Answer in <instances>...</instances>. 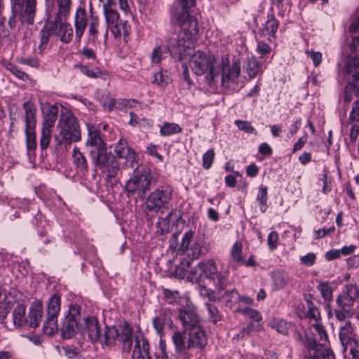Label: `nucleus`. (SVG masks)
Instances as JSON below:
<instances>
[{
	"label": "nucleus",
	"instance_id": "obj_8",
	"mask_svg": "<svg viewBox=\"0 0 359 359\" xmlns=\"http://www.w3.org/2000/svg\"><path fill=\"white\" fill-rule=\"evenodd\" d=\"M61 299L60 297L57 294H53L48 302L47 306V318L43 325V332L51 336L58 330L57 316L60 311Z\"/></svg>",
	"mask_w": 359,
	"mask_h": 359
},
{
	"label": "nucleus",
	"instance_id": "obj_39",
	"mask_svg": "<svg viewBox=\"0 0 359 359\" xmlns=\"http://www.w3.org/2000/svg\"><path fill=\"white\" fill-rule=\"evenodd\" d=\"M118 332L119 330L115 327H107L104 333V343L107 346L115 344L118 337Z\"/></svg>",
	"mask_w": 359,
	"mask_h": 359
},
{
	"label": "nucleus",
	"instance_id": "obj_45",
	"mask_svg": "<svg viewBox=\"0 0 359 359\" xmlns=\"http://www.w3.org/2000/svg\"><path fill=\"white\" fill-rule=\"evenodd\" d=\"M68 15H64L63 14L60 13V11L57 10V13L53 20V22L49 23L48 27L50 29L57 32V28L60 27L62 24L67 23L66 22L67 18Z\"/></svg>",
	"mask_w": 359,
	"mask_h": 359
},
{
	"label": "nucleus",
	"instance_id": "obj_34",
	"mask_svg": "<svg viewBox=\"0 0 359 359\" xmlns=\"http://www.w3.org/2000/svg\"><path fill=\"white\" fill-rule=\"evenodd\" d=\"M137 155L136 152L130 146L118 157V158L125 159V163L123 165V168H133L135 165V163L137 162Z\"/></svg>",
	"mask_w": 359,
	"mask_h": 359
},
{
	"label": "nucleus",
	"instance_id": "obj_4",
	"mask_svg": "<svg viewBox=\"0 0 359 359\" xmlns=\"http://www.w3.org/2000/svg\"><path fill=\"white\" fill-rule=\"evenodd\" d=\"M57 126L60 128V132L58 135H55V140L57 141L59 145L62 144L70 145L73 142L81 140V135L79 123L71 114L61 116Z\"/></svg>",
	"mask_w": 359,
	"mask_h": 359
},
{
	"label": "nucleus",
	"instance_id": "obj_31",
	"mask_svg": "<svg viewBox=\"0 0 359 359\" xmlns=\"http://www.w3.org/2000/svg\"><path fill=\"white\" fill-rule=\"evenodd\" d=\"M172 322L166 311H162L153 318V325L157 333L161 335L166 325H172Z\"/></svg>",
	"mask_w": 359,
	"mask_h": 359
},
{
	"label": "nucleus",
	"instance_id": "obj_19",
	"mask_svg": "<svg viewBox=\"0 0 359 359\" xmlns=\"http://www.w3.org/2000/svg\"><path fill=\"white\" fill-rule=\"evenodd\" d=\"M88 24L87 12L84 7L79 6L77 8L74 16V27L76 32V38L80 41L83 36Z\"/></svg>",
	"mask_w": 359,
	"mask_h": 359
},
{
	"label": "nucleus",
	"instance_id": "obj_18",
	"mask_svg": "<svg viewBox=\"0 0 359 359\" xmlns=\"http://www.w3.org/2000/svg\"><path fill=\"white\" fill-rule=\"evenodd\" d=\"M279 27V22L273 14L268 15L267 20L259 29V37H266L269 41L276 39V33Z\"/></svg>",
	"mask_w": 359,
	"mask_h": 359
},
{
	"label": "nucleus",
	"instance_id": "obj_23",
	"mask_svg": "<svg viewBox=\"0 0 359 359\" xmlns=\"http://www.w3.org/2000/svg\"><path fill=\"white\" fill-rule=\"evenodd\" d=\"M133 329L127 323L120 327L118 332V341L122 344L123 351L130 352L133 344Z\"/></svg>",
	"mask_w": 359,
	"mask_h": 359
},
{
	"label": "nucleus",
	"instance_id": "obj_22",
	"mask_svg": "<svg viewBox=\"0 0 359 359\" xmlns=\"http://www.w3.org/2000/svg\"><path fill=\"white\" fill-rule=\"evenodd\" d=\"M344 352L349 351L351 359H359V337L356 334L340 339Z\"/></svg>",
	"mask_w": 359,
	"mask_h": 359
},
{
	"label": "nucleus",
	"instance_id": "obj_58",
	"mask_svg": "<svg viewBox=\"0 0 359 359\" xmlns=\"http://www.w3.org/2000/svg\"><path fill=\"white\" fill-rule=\"evenodd\" d=\"M354 334L355 333L350 321L346 322L344 326L340 327L339 334L340 339L346 337L353 336Z\"/></svg>",
	"mask_w": 359,
	"mask_h": 359
},
{
	"label": "nucleus",
	"instance_id": "obj_12",
	"mask_svg": "<svg viewBox=\"0 0 359 359\" xmlns=\"http://www.w3.org/2000/svg\"><path fill=\"white\" fill-rule=\"evenodd\" d=\"M308 353L305 355L306 359H335L333 351L321 345H317L315 339H306Z\"/></svg>",
	"mask_w": 359,
	"mask_h": 359
},
{
	"label": "nucleus",
	"instance_id": "obj_43",
	"mask_svg": "<svg viewBox=\"0 0 359 359\" xmlns=\"http://www.w3.org/2000/svg\"><path fill=\"white\" fill-rule=\"evenodd\" d=\"M163 294L170 304H179L181 299L180 292L177 290H172L167 288L163 289Z\"/></svg>",
	"mask_w": 359,
	"mask_h": 359
},
{
	"label": "nucleus",
	"instance_id": "obj_62",
	"mask_svg": "<svg viewBox=\"0 0 359 359\" xmlns=\"http://www.w3.org/2000/svg\"><path fill=\"white\" fill-rule=\"evenodd\" d=\"M215 157V152L213 149L208 150L203 155V165L204 168L208 169L211 167Z\"/></svg>",
	"mask_w": 359,
	"mask_h": 359
},
{
	"label": "nucleus",
	"instance_id": "obj_46",
	"mask_svg": "<svg viewBox=\"0 0 359 359\" xmlns=\"http://www.w3.org/2000/svg\"><path fill=\"white\" fill-rule=\"evenodd\" d=\"M26 143L28 150H34L36 147L34 129L25 128Z\"/></svg>",
	"mask_w": 359,
	"mask_h": 359
},
{
	"label": "nucleus",
	"instance_id": "obj_36",
	"mask_svg": "<svg viewBox=\"0 0 359 359\" xmlns=\"http://www.w3.org/2000/svg\"><path fill=\"white\" fill-rule=\"evenodd\" d=\"M182 130L180 125L175 123H165L160 129V134L162 136H170L173 134L180 133Z\"/></svg>",
	"mask_w": 359,
	"mask_h": 359
},
{
	"label": "nucleus",
	"instance_id": "obj_11",
	"mask_svg": "<svg viewBox=\"0 0 359 359\" xmlns=\"http://www.w3.org/2000/svg\"><path fill=\"white\" fill-rule=\"evenodd\" d=\"M177 317L184 332L201 325L196 307L191 302H187L186 306L179 309Z\"/></svg>",
	"mask_w": 359,
	"mask_h": 359
},
{
	"label": "nucleus",
	"instance_id": "obj_57",
	"mask_svg": "<svg viewBox=\"0 0 359 359\" xmlns=\"http://www.w3.org/2000/svg\"><path fill=\"white\" fill-rule=\"evenodd\" d=\"M198 292L201 297H206L209 301L215 302L217 299L215 292L205 286L199 285Z\"/></svg>",
	"mask_w": 359,
	"mask_h": 359
},
{
	"label": "nucleus",
	"instance_id": "obj_24",
	"mask_svg": "<svg viewBox=\"0 0 359 359\" xmlns=\"http://www.w3.org/2000/svg\"><path fill=\"white\" fill-rule=\"evenodd\" d=\"M43 317V306L39 302H34L29 311L28 325L30 327L36 328L39 326Z\"/></svg>",
	"mask_w": 359,
	"mask_h": 359
},
{
	"label": "nucleus",
	"instance_id": "obj_2",
	"mask_svg": "<svg viewBox=\"0 0 359 359\" xmlns=\"http://www.w3.org/2000/svg\"><path fill=\"white\" fill-rule=\"evenodd\" d=\"M189 67L192 72L198 76L204 74L208 70V73L205 76V82L213 88L219 78V73L214 66L215 57L210 53L197 51L189 55Z\"/></svg>",
	"mask_w": 359,
	"mask_h": 359
},
{
	"label": "nucleus",
	"instance_id": "obj_15",
	"mask_svg": "<svg viewBox=\"0 0 359 359\" xmlns=\"http://www.w3.org/2000/svg\"><path fill=\"white\" fill-rule=\"evenodd\" d=\"M194 39L195 37L182 31L177 34V47L181 60H185L187 56L191 55L194 45Z\"/></svg>",
	"mask_w": 359,
	"mask_h": 359
},
{
	"label": "nucleus",
	"instance_id": "obj_61",
	"mask_svg": "<svg viewBox=\"0 0 359 359\" xmlns=\"http://www.w3.org/2000/svg\"><path fill=\"white\" fill-rule=\"evenodd\" d=\"M12 308V304L10 302L4 299L0 302V318L1 319V323H3V320L6 318L8 313Z\"/></svg>",
	"mask_w": 359,
	"mask_h": 359
},
{
	"label": "nucleus",
	"instance_id": "obj_52",
	"mask_svg": "<svg viewBox=\"0 0 359 359\" xmlns=\"http://www.w3.org/2000/svg\"><path fill=\"white\" fill-rule=\"evenodd\" d=\"M56 3L60 13L64 15H69L72 4V0H56Z\"/></svg>",
	"mask_w": 359,
	"mask_h": 359
},
{
	"label": "nucleus",
	"instance_id": "obj_9",
	"mask_svg": "<svg viewBox=\"0 0 359 359\" xmlns=\"http://www.w3.org/2000/svg\"><path fill=\"white\" fill-rule=\"evenodd\" d=\"M80 317V306L77 304L71 305L60 328L62 338L71 339L76 334Z\"/></svg>",
	"mask_w": 359,
	"mask_h": 359
},
{
	"label": "nucleus",
	"instance_id": "obj_48",
	"mask_svg": "<svg viewBox=\"0 0 359 359\" xmlns=\"http://www.w3.org/2000/svg\"><path fill=\"white\" fill-rule=\"evenodd\" d=\"M193 238H194V231H188L184 234L182 243L178 248V252L180 253L183 254L186 252V250H188V248H189Z\"/></svg>",
	"mask_w": 359,
	"mask_h": 359
},
{
	"label": "nucleus",
	"instance_id": "obj_41",
	"mask_svg": "<svg viewBox=\"0 0 359 359\" xmlns=\"http://www.w3.org/2000/svg\"><path fill=\"white\" fill-rule=\"evenodd\" d=\"M99 100L101 105L106 109L108 111H111L117 104V101L111 97L107 93H102L99 97Z\"/></svg>",
	"mask_w": 359,
	"mask_h": 359
},
{
	"label": "nucleus",
	"instance_id": "obj_40",
	"mask_svg": "<svg viewBox=\"0 0 359 359\" xmlns=\"http://www.w3.org/2000/svg\"><path fill=\"white\" fill-rule=\"evenodd\" d=\"M267 191L268 188L266 186H260L259 188V192L257 195L256 200L259 203V209L261 212H264L266 210V203H267Z\"/></svg>",
	"mask_w": 359,
	"mask_h": 359
},
{
	"label": "nucleus",
	"instance_id": "obj_35",
	"mask_svg": "<svg viewBox=\"0 0 359 359\" xmlns=\"http://www.w3.org/2000/svg\"><path fill=\"white\" fill-rule=\"evenodd\" d=\"M72 157L74 159V163L76 164L78 169L81 171L88 170L87 161L77 147H74L73 149Z\"/></svg>",
	"mask_w": 359,
	"mask_h": 359
},
{
	"label": "nucleus",
	"instance_id": "obj_60",
	"mask_svg": "<svg viewBox=\"0 0 359 359\" xmlns=\"http://www.w3.org/2000/svg\"><path fill=\"white\" fill-rule=\"evenodd\" d=\"M203 276V273L202 270H201L200 263H198L196 266L191 269L188 278L192 283H198L201 280Z\"/></svg>",
	"mask_w": 359,
	"mask_h": 359
},
{
	"label": "nucleus",
	"instance_id": "obj_16",
	"mask_svg": "<svg viewBox=\"0 0 359 359\" xmlns=\"http://www.w3.org/2000/svg\"><path fill=\"white\" fill-rule=\"evenodd\" d=\"M173 22L178 24L182 27V31L195 37L198 32L197 20L190 15V13L182 15L180 18H172Z\"/></svg>",
	"mask_w": 359,
	"mask_h": 359
},
{
	"label": "nucleus",
	"instance_id": "obj_26",
	"mask_svg": "<svg viewBox=\"0 0 359 359\" xmlns=\"http://www.w3.org/2000/svg\"><path fill=\"white\" fill-rule=\"evenodd\" d=\"M13 323L15 327H21L28 325L26 317V306L22 304H18L12 313Z\"/></svg>",
	"mask_w": 359,
	"mask_h": 359
},
{
	"label": "nucleus",
	"instance_id": "obj_6",
	"mask_svg": "<svg viewBox=\"0 0 359 359\" xmlns=\"http://www.w3.org/2000/svg\"><path fill=\"white\" fill-rule=\"evenodd\" d=\"M172 199V191L170 187H162L151 192L146 199V208L149 211L157 212L161 210L168 209Z\"/></svg>",
	"mask_w": 359,
	"mask_h": 359
},
{
	"label": "nucleus",
	"instance_id": "obj_30",
	"mask_svg": "<svg viewBox=\"0 0 359 359\" xmlns=\"http://www.w3.org/2000/svg\"><path fill=\"white\" fill-rule=\"evenodd\" d=\"M196 0H177L176 6L172 10V18H180L182 15L190 13V9L195 5Z\"/></svg>",
	"mask_w": 359,
	"mask_h": 359
},
{
	"label": "nucleus",
	"instance_id": "obj_27",
	"mask_svg": "<svg viewBox=\"0 0 359 359\" xmlns=\"http://www.w3.org/2000/svg\"><path fill=\"white\" fill-rule=\"evenodd\" d=\"M243 68L250 79H253L262 72V64L255 57H247Z\"/></svg>",
	"mask_w": 359,
	"mask_h": 359
},
{
	"label": "nucleus",
	"instance_id": "obj_49",
	"mask_svg": "<svg viewBox=\"0 0 359 359\" xmlns=\"http://www.w3.org/2000/svg\"><path fill=\"white\" fill-rule=\"evenodd\" d=\"M270 326L278 332L286 334L287 333V324L282 319H274L270 323Z\"/></svg>",
	"mask_w": 359,
	"mask_h": 359
},
{
	"label": "nucleus",
	"instance_id": "obj_38",
	"mask_svg": "<svg viewBox=\"0 0 359 359\" xmlns=\"http://www.w3.org/2000/svg\"><path fill=\"white\" fill-rule=\"evenodd\" d=\"M55 31L50 29L46 25L40 32V44L39 46V49L40 53H42L48 45L50 35L54 33Z\"/></svg>",
	"mask_w": 359,
	"mask_h": 359
},
{
	"label": "nucleus",
	"instance_id": "obj_7",
	"mask_svg": "<svg viewBox=\"0 0 359 359\" xmlns=\"http://www.w3.org/2000/svg\"><path fill=\"white\" fill-rule=\"evenodd\" d=\"M217 70L221 73L222 86L228 88L231 83H236L241 73V62L238 59H233L230 64L229 57L224 56Z\"/></svg>",
	"mask_w": 359,
	"mask_h": 359
},
{
	"label": "nucleus",
	"instance_id": "obj_55",
	"mask_svg": "<svg viewBox=\"0 0 359 359\" xmlns=\"http://www.w3.org/2000/svg\"><path fill=\"white\" fill-rule=\"evenodd\" d=\"M243 246L241 243L236 242L233 245L231 250V255L232 259L236 262H243L241 253H242Z\"/></svg>",
	"mask_w": 359,
	"mask_h": 359
},
{
	"label": "nucleus",
	"instance_id": "obj_29",
	"mask_svg": "<svg viewBox=\"0 0 359 359\" xmlns=\"http://www.w3.org/2000/svg\"><path fill=\"white\" fill-rule=\"evenodd\" d=\"M170 46H174L175 44L170 42L168 45L161 44L155 47L151 54V63L159 64L167 58L170 53Z\"/></svg>",
	"mask_w": 359,
	"mask_h": 359
},
{
	"label": "nucleus",
	"instance_id": "obj_14",
	"mask_svg": "<svg viewBox=\"0 0 359 359\" xmlns=\"http://www.w3.org/2000/svg\"><path fill=\"white\" fill-rule=\"evenodd\" d=\"M187 332L189 335L188 347H191V349L197 348L202 350L206 346L208 339L205 332L203 330L201 325L193 327L187 330Z\"/></svg>",
	"mask_w": 359,
	"mask_h": 359
},
{
	"label": "nucleus",
	"instance_id": "obj_54",
	"mask_svg": "<svg viewBox=\"0 0 359 359\" xmlns=\"http://www.w3.org/2000/svg\"><path fill=\"white\" fill-rule=\"evenodd\" d=\"M318 289L323 297L327 301H330L332 298V290L328 283H321L318 285Z\"/></svg>",
	"mask_w": 359,
	"mask_h": 359
},
{
	"label": "nucleus",
	"instance_id": "obj_10",
	"mask_svg": "<svg viewBox=\"0 0 359 359\" xmlns=\"http://www.w3.org/2000/svg\"><path fill=\"white\" fill-rule=\"evenodd\" d=\"M11 13L18 15L21 25H32L34 22L36 11V0H23L13 5Z\"/></svg>",
	"mask_w": 359,
	"mask_h": 359
},
{
	"label": "nucleus",
	"instance_id": "obj_33",
	"mask_svg": "<svg viewBox=\"0 0 359 359\" xmlns=\"http://www.w3.org/2000/svg\"><path fill=\"white\" fill-rule=\"evenodd\" d=\"M54 33L57 34L60 41L65 43H70L74 36L73 29L69 23L62 24Z\"/></svg>",
	"mask_w": 359,
	"mask_h": 359
},
{
	"label": "nucleus",
	"instance_id": "obj_25",
	"mask_svg": "<svg viewBox=\"0 0 359 359\" xmlns=\"http://www.w3.org/2000/svg\"><path fill=\"white\" fill-rule=\"evenodd\" d=\"M44 119L42 128H50L54 126L58 114V108L56 106L46 104L42 108Z\"/></svg>",
	"mask_w": 359,
	"mask_h": 359
},
{
	"label": "nucleus",
	"instance_id": "obj_21",
	"mask_svg": "<svg viewBox=\"0 0 359 359\" xmlns=\"http://www.w3.org/2000/svg\"><path fill=\"white\" fill-rule=\"evenodd\" d=\"M186 332L176 330L172 335V341L175 346V353L177 355H186L191 347H188V340H187Z\"/></svg>",
	"mask_w": 359,
	"mask_h": 359
},
{
	"label": "nucleus",
	"instance_id": "obj_20",
	"mask_svg": "<svg viewBox=\"0 0 359 359\" xmlns=\"http://www.w3.org/2000/svg\"><path fill=\"white\" fill-rule=\"evenodd\" d=\"M114 5L103 4V11L105 18L106 23L108 27H113V32L115 34L121 35V31L118 29V20L119 15L117 11L113 8Z\"/></svg>",
	"mask_w": 359,
	"mask_h": 359
},
{
	"label": "nucleus",
	"instance_id": "obj_28",
	"mask_svg": "<svg viewBox=\"0 0 359 359\" xmlns=\"http://www.w3.org/2000/svg\"><path fill=\"white\" fill-rule=\"evenodd\" d=\"M272 289L273 290H279L284 288L289 280V274L285 271L276 270L271 273Z\"/></svg>",
	"mask_w": 359,
	"mask_h": 359
},
{
	"label": "nucleus",
	"instance_id": "obj_42",
	"mask_svg": "<svg viewBox=\"0 0 359 359\" xmlns=\"http://www.w3.org/2000/svg\"><path fill=\"white\" fill-rule=\"evenodd\" d=\"M212 281L215 287L218 290H224L226 287L228 283V273L226 272L222 273L217 271V274H215V280Z\"/></svg>",
	"mask_w": 359,
	"mask_h": 359
},
{
	"label": "nucleus",
	"instance_id": "obj_13",
	"mask_svg": "<svg viewBox=\"0 0 359 359\" xmlns=\"http://www.w3.org/2000/svg\"><path fill=\"white\" fill-rule=\"evenodd\" d=\"M84 325L82 332L92 343L101 339V327L97 318L95 316H87L83 319Z\"/></svg>",
	"mask_w": 359,
	"mask_h": 359
},
{
	"label": "nucleus",
	"instance_id": "obj_51",
	"mask_svg": "<svg viewBox=\"0 0 359 359\" xmlns=\"http://www.w3.org/2000/svg\"><path fill=\"white\" fill-rule=\"evenodd\" d=\"M50 133L51 129L42 128L40 139V147L42 149H46L48 147L50 140Z\"/></svg>",
	"mask_w": 359,
	"mask_h": 359
},
{
	"label": "nucleus",
	"instance_id": "obj_47",
	"mask_svg": "<svg viewBox=\"0 0 359 359\" xmlns=\"http://www.w3.org/2000/svg\"><path fill=\"white\" fill-rule=\"evenodd\" d=\"M205 307L208 310L210 320L211 322L216 324L218 321L221 320V315L217 308L215 305L210 303H206Z\"/></svg>",
	"mask_w": 359,
	"mask_h": 359
},
{
	"label": "nucleus",
	"instance_id": "obj_59",
	"mask_svg": "<svg viewBox=\"0 0 359 359\" xmlns=\"http://www.w3.org/2000/svg\"><path fill=\"white\" fill-rule=\"evenodd\" d=\"M7 69L17 78L22 81H26L29 79V75L27 73L22 72L21 69H20L17 66L14 65L8 64L7 66Z\"/></svg>",
	"mask_w": 359,
	"mask_h": 359
},
{
	"label": "nucleus",
	"instance_id": "obj_50",
	"mask_svg": "<svg viewBox=\"0 0 359 359\" xmlns=\"http://www.w3.org/2000/svg\"><path fill=\"white\" fill-rule=\"evenodd\" d=\"M128 147L129 144L126 140L120 139L118 142L114 145V156L112 158H114L117 161L116 158L121 155V153L125 151V149ZM110 158H111V156Z\"/></svg>",
	"mask_w": 359,
	"mask_h": 359
},
{
	"label": "nucleus",
	"instance_id": "obj_3",
	"mask_svg": "<svg viewBox=\"0 0 359 359\" xmlns=\"http://www.w3.org/2000/svg\"><path fill=\"white\" fill-rule=\"evenodd\" d=\"M358 299L359 285L353 283L345 285L336 300L337 304V308L334 309L336 318L342 321L353 316V305Z\"/></svg>",
	"mask_w": 359,
	"mask_h": 359
},
{
	"label": "nucleus",
	"instance_id": "obj_37",
	"mask_svg": "<svg viewBox=\"0 0 359 359\" xmlns=\"http://www.w3.org/2000/svg\"><path fill=\"white\" fill-rule=\"evenodd\" d=\"M151 82L158 86L163 87L171 82V79L166 71H158L154 74Z\"/></svg>",
	"mask_w": 359,
	"mask_h": 359
},
{
	"label": "nucleus",
	"instance_id": "obj_5",
	"mask_svg": "<svg viewBox=\"0 0 359 359\" xmlns=\"http://www.w3.org/2000/svg\"><path fill=\"white\" fill-rule=\"evenodd\" d=\"M155 183V178L149 170H135L133 176L127 182L126 190L130 194H137L140 198H142Z\"/></svg>",
	"mask_w": 359,
	"mask_h": 359
},
{
	"label": "nucleus",
	"instance_id": "obj_17",
	"mask_svg": "<svg viewBox=\"0 0 359 359\" xmlns=\"http://www.w3.org/2000/svg\"><path fill=\"white\" fill-rule=\"evenodd\" d=\"M131 357L133 359H152L149 354L148 340L141 333L135 337V344Z\"/></svg>",
	"mask_w": 359,
	"mask_h": 359
},
{
	"label": "nucleus",
	"instance_id": "obj_63",
	"mask_svg": "<svg viewBox=\"0 0 359 359\" xmlns=\"http://www.w3.org/2000/svg\"><path fill=\"white\" fill-rule=\"evenodd\" d=\"M306 54L309 57L313 63L315 67H318L322 62V53L319 51H314L313 50H306Z\"/></svg>",
	"mask_w": 359,
	"mask_h": 359
},
{
	"label": "nucleus",
	"instance_id": "obj_53",
	"mask_svg": "<svg viewBox=\"0 0 359 359\" xmlns=\"http://www.w3.org/2000/svg\"><path fill=\"white\" fill-rule=\"evenodd\" d=\"M189 262H182L175 270V276L178 278H184L189 269Z\"/></svg>",
	"mask_w": 359,
	"mask_h": 359
},
{
	"label": "nucleus",
	"instance_id": "obj_44",
	"mask_svg": "<svg viewBox=\"0 0 359 359\" xmlns=\"http://www.w3.org/2000/svg\"><path fill=\"white\" fill-rule=\"evenodd\" d=\"M313 327L319 337L320 343L317 344V345L325 346L326 343L328 342V335L324 326L319 322H317L313 325Z\"/></svg>",
	"mask_w": 359,
	"mask_h": 359
},
{
	"label": "nucleus",
	"instance_id": "obj_32",
	"mask_svg": "<svg viewBox=\"0 0 359 359\" xmlns=\"http://www.w3.org/2000/svg\"><path fill=\"white\" fill-rule=\"evenodd\" d=\"M200 267L204 276L211 280H215V274H217L218 271L217 265L213 260L209 259L205 262H200Z\"/></svg>",
	"mask_w": 359,
	"mask_h": 359
},
{
	"label": "nucleus",
	"instance_id": "obj_1",
	"mask_svg": "<svg viewBox=\"0 0 359 359\" xmlns=\"http://www.w3.org/2000/svg\"><path fill=\"white\" fill-rule=\"evenodd\" d=\"M88 137L86 146L89 149L90 156L95 166L105 173L109 179L118 175L120 163L114 158H110L111 152L107 151V143L102 140L100 131L95 126L87 124Z\"/></svg>",
	"mask_w": 359,
	"mask_h": 359
},
{
	"label": "nucleus",
	"instance_id": "obj_56",
	"mask_svg": "<svg viewBox=\"0 0 359 359\" xmlns=\"http://www.w3.org/2000/svg\"><path fill=\"white\" fill-rule=\"evenodd\" d=\"M235 124L241 130L250 134H257L256 130L251 126L250 123L247 121L236 120Z\"/></svg>",
	"mask_w": 359,
	"mask_h": 359
},
{
	"label": "nucleus",
	"instance_id": "obj_64",
	"mask_svg": "<svg viewBox=\"0 0 359 359\" xmlns=\"http://www.w3.org/2000/svg\"><path fill=\"white\" fill-rule=\"evenodd\" d=\"M353 121H359V100L353 102L350 112L348 122L351 123Z\"/></svg>",
	"mask_w": 359,
	"mask_h": 359
}]
</instances>
